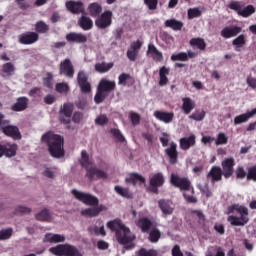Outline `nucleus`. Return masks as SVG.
Instances as JSON below:
<instances>
[{"mask_svg": "<svg viewBox=\"0 0 256 256\" xmlns=\"http://www.w3.org/2000/svg\"><path fill=\"white\" fill-rule=\"evenodd\" d=\"M12 236H13V228L0 230V241L11 239Z\"/></svg>", "mask_w": 256, "mask_h": 256, "instance_id": "nucleus-55", "label": "nucleus"}, {"mask_svg": "<svg viewBox=\"0 0 256 256\" xmlns=\"http://www.w3.org/2000/svg\"><path fill=\"white\" fill-rule=\"evenodd\" d=\"M113 62H109V63H105V62H102V63H97L95 65V70L98 72V73H107V71H111V69H113Z\"/></svg>", "mask_w": 256, "mask_h": 256, "instance_id": "nucleus-37", "label": "nucleus"}, {"mask_svg": "<svg viewBox=\"0 0 256 256\" xmlns=\"http://www.w3.org/2000/svg\"><path fill=\"white\" fill-rule=\"evenodd\" d=\"M256 115V108H254L250 112H246L244 114H240L234 118V125H241V123H247L251 117Z\"/></svg>", "mask_w": 256, "mask_h": 256, "instance_id": "nucleus-22", "label": "nucleus"}, {"mask_svg": "<svg viewBox=\"0 0 256 256\" xmlns=\"http://www.w3.org/2000/svg\"><path fill=\"white\" fill-rule=\"evenodd\" d=\"M43 175L48 179H55V175H57V168H46L43 172Z\"/></svg>", "mask_w": 256, "mask_h": 256, "instance_id": "nucleus-59", "label": "nucleus"}, {"mask_svg": "<svg viewBox=\"0 0 256 256\" xmlns=\"http://www.w3.org/2000/svg\"><path fill=\"white\" fill-rule=\"evenodd\" d=\"M223 169V175L226 179H229L233 175V167H235V159L226 158L221 163Z\"/></svg>", "mask_w": 256, "mask_h": 256, "instance_id": "nucleus-11", "label": "nucleus"}, {"mask_svg": "<svg viewBox=\"0 0 256 256\" xmlns=\"http://www.w3.org/2000/svg\"><path fill=\"white\" fill-rule=\"evenodd\" d=\"M205 256H225V252L221 247L212 246L208 248V250L205 253Z\"/></svg>", "mask_w": 256, "mask_h": 256, "instance_id": "nucleus-39", "label": "nucleus"}, {"mask_svg": "<svg viewBox=\"0 0 256 256\" xmlns=\"http://www.w3.org/2000/svg\"><path fill=\"white\" fill-rule=\"evenodd\" d=\"M228 7L232 11H237V13L239 14L242 7H245V3L241 2V1H232L229 3Z\"/></svg>", "mask_w": 256, "mask_h": 256, "instance_id": "nucleus-54", "label": "nucleus"}, {"mask_svg": "<svg viewBox=\"0 0 256 256\" xmlns=\"http://www.w3.org/2000/svg\"><path fill=\"white\" fill-rule=\"evenodd\" d=\"M133 81V77L128 73H122L118 77V85H123L124 87L127 85H133Z\"/></svg>", "mask_w": 256, "mask_h": 256, "instance_id": "nucleus-36", "label": "nucleus"}, {"mask_svg": "<svg viewBox=\"0 0 256 256\" xmlns=\"http://www.w3.org/2000/svg\"><path fill=\"white\" fill-rule=\"evenodd\" d=\"M80 164L82 167H85L86 173L93 167V162L89 158V154H87V151L82 150L81 152V159H80Z\"/></svg>", "mask_w": 256, "mask_h": 256, "instance_id": "nucleus-27", "label": "nucleus"}, {"mask_svg": "<svg viewBox=\"0 0 256 256\" xmlns=\"http://www.w3.org/2000/svg\"><path fill=\"white\" fill-rule=\"evenodd\" d=\"M166 155L170 159V163H177V158L179 157V152H177V143L174 141L169 143V147L165 150Z\"/></svg>", "mask_w": 256, "mask_h": 256, "instance_id": "nucleus-17", "label": "nucleus"}, {"mask_svg": "<svg viewBox=\"0 0 256 256\" xmlns=\"http://www.w3.org/2000/svg\"><path fill=\"white\" fill-rule=\"evenodd\" d=\"M247 179H252V181H256V166L250 167L248 169Z\"/></svg>", "mask_w": 256, "mask_h": 256, "instance_id": "nucleus-64", "label": "nucleus"}, {"mask_svg": "<svg viewBox=\"0 0 256 256\" xmlns=\"http://www.w3.org/2000/svg\"><path fill=\"white\" fill-rule=\"evenodd\" d=\"M188 59H189V56L187 55V52H180V53L171 55L172 61H188Z\"/></svg>", "mask_w": 256, "mask_h": 256, "instance_id": "nucleus-58", "label": "nucleus"}, {"mask_svg": "<svg viewBox=\"0 0 256 256\" xmlns=\"http://www.w3.org/2000/svg\"><path fill=\"white\" fill-rule=\"evenodd\" d=\"M253 13H255V7H253V5H248L246 7L243 6L238 15H240V17H250Z\"/></svg>", "mask_w": 256, "mask_h": 256, "instance_id": "nucleus-45", "label": "nucleus"}, {"mask_svg": "<svg viewBox=\"0 0 256 256\" xmlns=\"http://www.w3.org/2000/svg\"><path fill=\"white\" fill-rule=\"evenodd\" d=\"M2 73H5L8 75V77H11L13 73H15V65L11 62H7L2 65Z\"/></svg>", "mask_w": 256, "mask_h": 256, "instance_id": "nucleus-47", "label": "nucleus"}, {"mask_svg": "<svg viewBox=\"0 0 256 256\" xmlns=\"http://www.w3.org/2000/svg\"><path fill=\"white\" fill-rule=\"evenodd\" d=\"M35 31L39 35L40 34H45L49 32V25L45 23L44 21H38L35 24Z\"/></svg>", "mask_w": 256, "mask_h": 256, "instance_id": "nucleus-41", "label": "nucleus"}, {"mask_svg": "<svg viewBox=\"0 0 256 256\" xmlns=\"http://www.w3.org/2000/svg\"><path fill=\"white\" fill-rule=\"evenodd\" d=\"M107 123H109V118H107V115L105 114H101L95 119L96 125L103 126V125H107Z\"/></svg>", "mask_w": 256, "mask_h": 256, "instance_id": "nucleus-60", "label": "nucleus"}, {"mask_svg": "<svg viewBox=\"0 0 256 256\" xmlns=\"http://www.w3.org/2000/svg\"><path fill=\"white\" fill-rule=\"evenodd\" d=\"M136 225L143 233H147V231H149L151 228V220L148 218H140L138 221H136Z\"/></svg>", "mask_w": 256, "mask_h": 256, "instance_id": "nucleus-33", "label": "nucleus"}, {"mask_svg": "<svg viewBox=\"0 0 256 256\" xmlns=\"http://www.w3.org/2000/svg\"><path fill=\"white\" fill-rule=\"evenodd\" d=\"M193 109H195V101L190 97L182 98V110L185 115H189Z\"/></svg>", "mask_w": 256, "mask_h": 256, "instance_id": "nucleus-24", "label": "nucleus"}, {"mask_svg": "<svg viewBox=\"0 0 256 256\" xmlns=\"http://www.w3.org/2000/svg\"><path fill=\"white\" fill-rule=\"evenodd\" d=\"M39 41V34L37 32H24L18 36L20 45H33Z\"/></svg>", "mask_w": 256, "mask_h": 256, "instance_id": "nucleus-6", "label": "nucleus"}, {"mask_svg": "<svg viewBox=\"0 0 256 256\" xmlns=\"http://www.w3.org/2000/svg\"><path fill=\"white\" fill-rule=\"evenodd\" d=\"M158 207L161 209L163 215H172L173 211H175V206L173 202L165 199H161L158 201Z\"/></svg>", "mask_w": 256, "mask_h": 256, "instance_id": "nucleus-16", "label": "nucleus"}, {"mask_svg": "<svg viewBox=\"0 0 256 256\" xmlns=\"http://www.w3.org/2000/svg\"><path fill=\"white\" fill-rule=\"evenodd\" d=\"M49 252L56 256H65V244H59L56 247L49 248Z\"/></svg>", "mask_w": 256, "mask_h": 256, "instance_id": "nucleus-44", "label": "nucleus"}, {"mask_svg": "<svg viewBox=\"0 0 256 256\" xmlns=\"http://www.w3.org/2000/svg\"><path fill=\"white\" fill-rule=\"evenodd\" d=\"M207 177H210L213 182L221 181V178L223 177V171L220 167L213 166Z\"/></svg>", "mask_w": 256, "mask_h": 256, "instance_id": "nucleus-28", "label": "nucleus"}, {"mask_svg": "<svg viewBox=\"0 0 256 256\" xmlns=\"http://www.w3.org/2000/svg\"><path fill=\"white\" fill-rule=\"evenodd\" d=\"M154 117L158 121H161L162 123H165L166 125H169V123H173V119H175V113L156 110V111H154Z\"/></svg>", "mask_w": 256, "mask_h": 256, "instance_id": "nucleus-8", "label": "nucleus"}, {"mask_svg": "<svg viewBox=\"0 0 256 256\" xmlns=\"http://www.w3.org/2000/svg\"><path fill=\"white\" fill-rule=\"evenodd\" d=\"M67 41L70 43H87V36L81 34V33H69L66 35Z\"/></svg>", "mask_w": 256, "mask_h": 256, "instance_id": "nucleus-23", "label": "nucleus"}, {"mask_svg": "<svg viewBox=\"0 0 256 256\" xmlns=\"http://www.w3.org/2000/svg\"><path fill=\"white\" fill-rule=\"evenodd\" d=\"M195 139H196L195 134H191L188 137L180 138L179 140L180 149H182V151H189L191 147H195V143H196Z\"/></svg>", "mask_w": 256, "mask_h": 256, "instance_id": "nucleus-13", "label": "nucleus"}, {"mask_svg": "<svg viewBox=\"0 0 256 256\" xmlns=\"http://www.w3.org/2000/svg\"><path fill=\"white\" fill-rule=\"evenodd\" d=\"M169 73V68L163 66L162 68H160L159 71V85L160 87H164V85H167V83H169V78H167V75Z\"/></svg>", "mask_w": 256, "mask_h": 256, "instance_id": "nucleus-35", "label": "nucleus"}, {"mask_svg": "<svg viewBox=\"0 0 256 256\" xmlns=\"http://www.w3.org/2000/svg\"><path fill=\"white\" fill-rule=\"evenodd\" d=\"M205 115H207V113L204 110H196L189 116V119H193V121H203Z\"/></svg>", "mask_w": 256, "mask_h": 256, "instance_id": "nucleus-50", "label": "nucleus"}, {"mask_svg": "<svg viewBox=\"0 0 256 256\" xmlns=\"http://www.w3.org/2000/svg\"><path fill=\"white\" fill-rule=\"evenodd\" d=\"M65 256H83L77 248L72 245L66 244L65 245Z\"/></svg>", "mask_w": 256, "mask_h": 256, "instance_id": "nucleus-46", "label": "nucleus"}, {"mask_svg": "<svg viewBox=\"0 0 256 256\" xmlns=\"http://www.w3.org/2000/svg\"><path fill=\"white\" fill-rule=\"evenodd\" d=\"M247 40L245 39V35L241 34L238 37H236L233 41H232V45L234 46L235 51H242L244 45H246Z\"/></svg>", "mask_w": 256, "mask_h": 256, "instance_id": "nucleus-31", "label": "nucleus"}, {"mask_svg": "<svg viewBox=\"0 0 256 256\" xmlns=\"http://www.w3.org/2000/svg\"><path fill=\"white\" fill-rule=\"evenodd\" d=\"M159 239H161V232L159 229L153 228L149 234V241H151V243H157Z\"/></svg>", "mask_w": 256, "mask_h": 256, "instance_id": "nucleus-52", "label": "nucleus"}, {"mask_svg": "<svg viewBox=\"0 0 256 256\" xmlns=\"http://www.w3.org/2000/svg\"><path fill=\"white\" fill-rule=\"evenodd\" d=\"M43 241L44 243H61L65 241V237L59 234L47 233Z\"/></svg>", "mask_w": 256, "mask_h": 256, "instance_id": "nucleus-30", "label": "nucleus"}, {"mask_svg": "<svg viewBox=\"0 0 256 256\" xmlns=\"http://www.w3.org/2000/svg\"><path fill=\"white\" fill-rule=\"evenodd\" d=\"M28 107H29V98L23 96V97L17 98L16 103H14L11 106V111H16V112L25 111V109H27Z\"/></svg>", "mask_w": 256, "mask_h": 256, "instance_id": "nucleus-18", "label": "nucleus"}, {"mask_svg": "<svg viewBox=\"0 0 256 256\" xmlns=\"http://www.w3.org/2000/svg\"><path fill=\"white\" fill-rule=\"evenodd\" d=\"M43 85L47 89H53V74L51 72L46 73V77L43 78Z\"/></svg>", "mask_w": 256, "mask_h": 256, "instance_id": "nucleus-57", "label": "nucleus"}, {"mask_svg": "<svg viewBox=\"0 0 256 256\" xmlns=\"http://www.w3.org/2000/svg\"><path fill=\"white\" fill-rule=\"evenodd\" d=\"M2 133L6 135V137H11L15 140L21 139V132L19 131V127L13 125H7L2 127Z\"/></svg>", "mask_w": 256, "mask_h": 256, "instance_id": "nucleus-10", "label": "nucleus"}, {"mask_svg": "<svg viewBox=\"0 0 256 256\" xmlns=\"http://www.w3.org/2000/svg\"><path fill=\"white\" fill-rule=\"evenodd\" d=\"M190 45L192 47H197L198 49H200V51H204L205 47H207V44H205V40L201 38H192L190 40Z\"/></svg>", "mask_w": 256, "mask_h": 256, "instance_id": "nucleus-43", "label": "nucleus"}, {"mask_svg": "<svg viewBox=\"0 0 256 256\" xmlns=\"http://www.w3.org/2000/svg\"><path fill=\"white\" fill-rule=\"evenodd\" d=\"M72 195L75 197V199L84 203V205H90V207H95L99 205V199L92 194L84 193L77 189H73Z\"/></svg>", "mask_w": 256, "mask_h": 256, "instance_id": "nucleus-4", "label": "nucleus"}, {"mask_svg": "<svg viewBox=\"0 0 256 256\" xmlns=\"http://www.w3.org/2000/svg\"><path fill=\"white\" fill-rule=\"evenodd\" d=\"M114 191L125 199H131L133 197V194L127 188L121 186H115Z\"/></svg>", "mask_w": 256, "mask_h": 256, "instance_id": "nucleus-40", "label": "nucleus"}, {"mask_svg": "<svg viewBox=\"0 0 256 256\" xmlns=\"http://www.w3.org/2000/svg\"><path fill=\"white\" fill-rule=\"evenodd\" d=\"M112 19L113 12L107 10L96 19L95 25L98 29H107V27L111 26Z\"/></svg>", "mask_w": 256, "mask_h": 256, "instance_id": "nucleus-5", "label": "nucleus"}, {"mask_svg": "<svg viewBox=\"0 0 256 256\" xmlns=\"http://www.w3.org/2000/svg\"><path fill=\"white\" fill-rule=\"evenodd\" d=\"M115 87H116L115 81L102 79L99 83L98 89H101L106 93H109V91H113Z\"/></svg>", "mask_w": 256, "mask_h": 256, "instance_id": "nucleus-25", "label": "nucleus"}, {"mask_svg": "<svg viewBox=\"0 0 256 256\" xmlns=\"http://www.w3.org/2000/svg\"><path fill=\"white\" fill-rule=\"evenodd\" d=\"M108 229L115 231L116 239L121 245H125V249H133L135 245V234L131 233V230L125 226L121 220H113L107 223Z\"/></svg>", "mask_w": 256, "mask_h": 256, "instance_id": "nucleus-1", "label": "nucleus"}, {"mask_svg": "<svg viewBox=\"0 0 256 256\" xmlns=\"http://www.w3.org/2000/svg\"><path fill=\"white\" fill-rule=\"evenodd\" d=\"M66 7L70 13L79 14L85 11L83 2L81 1H69L66 3Z\"/></svg>", "mask_w": 256, "mask_h": 256, "instance_id": "nucleus-20", "label": "nucleus"}, {"mask_svg": "<svg viewBox=\"0 0 256 256\" xmlns=\"http://www.w3.org/2000/svg\"><path fill=\"white\" fill-rule=\"evenodd\" d=\"M231 213H239L242 216H249V209L244 205L232 204L226 210V215H231Z\"/></svg>", "mask_w": 256, "mask_h": 256, "instance_id": "nucleus-15", "label": "nucleus"}, {"mask_svg": "<svg viewBox=\"0 0 256 256\" xmlns=\"http://www.w3.org/2000/svg\"><path fill=\"white\" fill-rule=\"evenodd\" d=\"M15 157L17 155V144H0V157Z\"/></svg>", "mask_w": 256, "mask_h": 256, "instance_id": "nucleus-12", "label": "nucleus"}, {"mask_svg": "<svg viewBox=\"0 0 256 256\" xmlns=\"http://www.w3.org/2000/svg\"><path fill=\"white\" fill-rule=\"evenodd\" d=\"M65 74L67 77H73V75H75V70L73 69V64L71 63V60H69V59L65 60Z\"/></svg>", "mask_w": 256, "mask_h": 256, "instance_id": "nucleus-56", "label": "nucleus"}, {"mask_svg": "<svg viewBox=\"0 0 256 256\" xmlns=\"http://www.w3.org/2000/svg\"><path fill=\"white\" fill-rule=\"evenodd\" d=\"M37 221H51V214L49 210L44 209L41 212L36 214Z\"/></svg>", "mask_w": 256, "mask_h": 256, "instance_id": "nucleus-51", "label": "nucleus"}, {"mask_svg": "<svg viewBox=\"0 0 256 256\" xmlns=\"http://www.w3.org/2000/svg\"><path fill=\"white\" fill-rule=\"evenodd\" d=\"M101 211H107V207L103 204H100L93 208L83 209L81 210V215H83V217H97V215H99Z\"/></svg>", "mask_w": 256, "mask_h": 256, "instance_id": "nucleus-14", "label": "nucleus"}, {"mask_svg": "<svg viewBox=\"0 0 256 256\" xmlns=\"http://www.w3.org/2000/svg\"><path fill=\"white\" fill-rule=\"evenodd\" d=\"M203 13V8L197 7V8H190L188 9V19H195L197 17H201Z\"/></svg>", "mask_w": 256, "mask_h": 256, "instance_id": "nucleus-48", "label": "nucleus"}, {"mask_svg": "<svg viewBox=\"0 0 256 256\" xmlns=\"http://www.w3.org/2000/svg\"><path fill=\"white\" fill-rule=\"evenodd\" d=\"M215 145L219 146V145H227L228 141H229V137H227V134L220 132L217 135V138L215 139Z\"/></svg>", "mask_w": 256, "mask_h": 256, "instance_id": "nucleus-49", "label": "nucleus"}, {"mask_svg": "<svg viewBox=\"0 0 256 256\" xmlns=\"http://www.w3.org/2000/svg\"><path fill=\"white\" fill-rule=\"evenodd\" d=\"M164 183H165V178L163 177L162 173L154 174L150 178L151 187H161Z\"/></svg>", "mask_w": 256, "mask_h": 256, "instance_id": "nucleus-32", "label": "nucleus"}, {"mask_svg": "<svg viewBox=\"0 0 256 256\" xmlns=\"http://www.w3.org/2000/svg\"><path fill=\"white\" fill-rule=\"evenodd\" d=\"M170 182L174 187H178L181 191H184L183 197L187 203H197V198L193 196V187H191V181L188 178L180 177L177 174H171Z\"/></svg>", "mask_w": 256, "mask_h": 256, "instance_id": "nucleus-3", "label": "nucleus"}, {"mask_svg": "<svg viewBox=\"0 0 256 256\" xmlns=\"http://www.w3.org/2000/svg\"><path fill=\"white\" fill-rule=\"evenodd\" d=\"M148 55H150L154 61H163V53H161V51H159L153 44H149L148 46Z\"/></svg>", "mask_w": 256, "mask_h": 256, "instance_id": "nucleus-26", "label": "nucleus"}, {"mask_svg": "<svg viewBox=\"0 0 256 256\" xmlns=\"http://www.w3.org/2000/svg\"><path fill=\"white\" fill-rule=\"evenodd\" d=\"M41 141L42 143H46L51 157L61 159V157L65 155V149H63V136L50 131L41 137Z\"/></svg>", "mask_w": 256, "mask_h": 256, "instance_id": "nucleus-2", "label": "nucleus"}, {"mask_svg": "<svg viewBox=\"0 0 256 256\" xmlns=\"http://www.w3.org/2000/svg\"><path fill=\"white\" fill-rule=\"evenodd\" d=\"M78 24L80 25L81 29H83V31H89L93 29V20L87 16H82L78 20Z\"/></svg>", "mask_w": 256, "mask_h": 256, "instance_id": "nucleus-29", "label": "nucleus"}, {"mask_svg": "<svg viewBox=\"0 0 256 256\" xmlns=\"http://www.w3.org/2000/svg\"><path fill=\"white\" fill-rule=\"evenodd\" d=\"M246 83L248 85V87H250V89H253L254 91H256V78L253 76H248L246 78Z\"/></svg>", "mask_w": 256, "mask_h": 256, "instance_id": "nucleus-63", "label": "nucleus"}, {"mask_svg": "<svg viewBox=\"0 0 256 256\" xmlns=\"http://www.w3.org/2000/svg\"><path fill=\"white\" fill-rule=\"evenodd\" d=\"M108 93L103 91L102 89L98 88L97 93L94 97L95 103L99 105V103H103L105 101V97H107Z\"/></svg>", "mask_w": 256, "mask_h": 256, "instance_id": "nucleus-53", "label": "nucleus"}, {"mask_svg": "<svg viewBox=\"0 0 256 256\" xmlns=\"http://www.w3.org/2000/svg\"><path fill=\"white\" fill-rule=\"evenodd\" d=\"M241 31L242 28L240 26H226L221 30L220 35L224 39H231L232 37H237Z\"/></svg>", "mask_w": 256, "mask_h": 256, "instance_id": "nucleus-9", "label": "nucleus"}, {"mask_svg": "<svg viewBox=\"0 0 256 256\" xmlns=\"http://www.w3.org/2000/svg\"><path fill=\"white\" fill-rule=\"evenodd\" d=\"M166 27H170L174 31H181L183 27V22L176 20V19H169L165 21Z\"/></svg>", "mask_w": 256, "mask_h": 256, "instance_id": "nucleus-38", "label": "nucleus"}, {"mask_svg": "<svg viewBox=\"0 0 256 256\" xmlns=\"http://www.w3.org/2000/svg\"><path fill=\"white\" fill-rule=\"evenodd\" d=\"M227 221L234 227H243V225H247V223H249V216L240 215V217H238L230 215L228 216Z\"/></svg>", "mask_w": 256, "mask_h": 256, "instance_id": "nucleus-19", "label": "nucleus"}, {"mask_svg": "<svg viewBox=\"0 0 256 256\" xmlns=\"http://www.w3.org/2000/svg\"><path fill=\"white\" fill-rule=\"evenodd\" d=\"M129 183H133L134 185H145V177L141 174L133 173L129 178L126 179Z\"/></svg>", "mask_w": 256, "mask_h": 256, "instance_id": "nucleus-34", "label": "nucleus"}, {"mask_svg": "<svg viewBox=\"0 0 256 256\" xmlns=\"http://www.w3.org/2000/svg\"><path fill=\"white\" fill-rule=\"evenodd\" d=\"M31 213V208L25 206H18L15 210L16 215H27Z\"/></svg>", "mask_w": 256, "mask_h": 256, "instance_id": "nucleus-61", "label": "nucleus"}, {"mask_svg": "<svg viewBox=\"0 0 256 256\" xmlns=\"http://www.w3.org/2000/svg\"><path fill=\"white\" fill-rule=\"evenodd\" d=\"M102 10L103 8L100 6L99 3H92L88 6V11L91 17H97V15H99Z\"/></svg>", "mask_w": 256, "mask_h": 256, "instance_id": "nucleus-42", "label": "nucleus"}, {"mask_svg": "<svg viewBox=\"0 0 256 256\" xmlns=\"http://www.w3.org/2000/svg\"><path fill=\"white\" fill-rule=\"evenodd\" d=\"M140 256H157V250H147L145 248L140 249L139 251Z\"/></svg>", "mask_w": 256, "mask_h": 256, "instance_id": "nucleus-62", "label": "nucleus"}, {"mask_svg": "<svg viewBox=\"0 0 256 256\" xmlns=\"http://www.w3.org/2000/svg\"><path fill=\"white\" fill-rule=\"evenodd\" d=\"M86 175L90 179H107V173L103 170L97 169L95 166L88 169Z\"/></svg>", "mask_w": 256, "mask_h": 256, "instance_id": "nucleus-21", "label": "nucleus"}, {"mask_svg": "<svg viewBox=\"0 0 256 256\" xmlns=\"http://www.w3.org/2000/svg\"><path fill=\"white\" fill-rule=\"evenodd\" d=\"M77 82L82 93H91V84L87 81V74L85 71L78 72Z\"/></svg>", "mask_w": 256, "mask_h": 256, "instance_id": "nucleus-7", "label": "nucleus"}]
</instances>
